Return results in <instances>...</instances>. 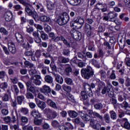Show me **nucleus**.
<instances>
[{"label": "nucleus", "mask_w": 130, "mask_h": 130, "mask_svg": "<svg viewBox=\"0 0 130 130\" xmlns=\"http://www.w3.org/2000/svg\"><path fill=\"white\" fill-rule=\"evenodd\" d=\"M0 88L1 89H3V90H6V89H7V88H8V83H7V82L2 83L0 84Z\"/></svg>", "instance_id": "6e6d98bb"}, {"label": "nucleus", "mask_w": 130, "mask_h": 130, "mask_svg": "<svg viewBox=\"0 0 130 130\" xmlns=\"http://www.w3.org/2000/svg\"><path fill=\"white\" fill-rule=\"evenodd\" d=\"M14 92H15V96H18V94H19V88H18V86H17V85H13L11 86V91H12V92H14Z\"/></svg>", "instance_id": "58836bf2"}, {"label": "nucleus", "mask_w": 130, "mask_h": 130, "mask_svg": "<svg viewBox=\"0 0 130 130\" xmlns=\"http://www.w3.org/2000/svg\"><path fill=\"white\" fill-rule=\"evenodd\" d=\"M119 105L121 106V108H124V109L129 108V104L126 101H124L122 104H119Z\"/></svg>", "instance_id": "79ce46f5"}, {"label": "nucleus", "mask_w": 130, "mask_h": 130, "mask_svg": "<svg viewBox=\"0 0 130 130\" xmlns=\"http://www.w3.org/2000/svg\"><path fill=\"white\" fill-rule=\"evenodd\" d=\"M40 68L42 69V73L43 75H46L47 70H48V67L45 66L44 64H40Z\"/></svg>", "instance_id": "c9c22d12"}, {"label": "nucleus", "mask_w": 130, "mask_h": 130, "mask_svg": "<svg viewBox=\"0 0 130 130\" xmlns=\"http://www.w3.org/2000/svg\"><path fill=\"white\" fill-rule=\"evenodd\" d=\"M111 89H112V85L110 83L108 84V91L107 94L110 98H113L114 97V92L111 91Z\"/></svg>", "instance_id": "a211bd4d"}, {"label": "nucleus", "mask_w": 130, "mask_h": 130, "mask_svg": "<svg viewBox=\"0 0 130 130\" xmlns=\"http://www.w3.org/2000/svg\"><path fill=\"white\" fill-rule=\"evenodd\" d=\"M55 80L57 83L61 85L63 83V78L58 74L55 75Z\"/></svg>", "instance_id": "5701e85b"}, {"label": "nucleus", "mask_w": 130, "mask_h": 130, "mask_svg": "<svg viewBox=\"0 0 130 130\" xmlns=\"http://www.w3.org/2000/svg\"><path fill=\"white\" fill-rule=\"evenodd\" d=\"M88 49L91 51H94V50H95V47H94V43L90 42L88 45Z\"/></svg>", "instance_id": "5fc2aeb1"}, {"label": "nucleus", "mask_w": 130, "mask_h": 130, "mask_svg": "<svg viewBox=\"0 0 130 130\" xmlns=\"http://www.w3.org/2000/svg\"><path fill=\"white\" fill-rule=\"evenodd\" d=\"M8 49L10 52H11L12 54H15L17 52V49H16V46L13 42L8 43Z\"/></svg>", "instance_id": "f8f14e48"}, {"label": "nucleus", "mask_w": 130, "mask_h": 130, "mask_svg": "<svg viewBox=\"0 0 130 130\" xmlns=\"http://www.w3.org/2000/svg\"><path fill=\"white\" fill-rule=\"evenodd\" d=\"M118 100L119 102H122L123 100H126V96H125V95H124L123 97L121 95L119 94L118 95Z\"/></svg>", "instance_id": "13d9d810"}, {"label": "nucleus", "mask_w": 130, "mask_h": 130, "mask_svg": "<svg viewBox=\"0 0 130 130\" xmlns=\"http://www.w3.org/2000/svg\"><path fill=\"white\" fill-rule=\"evenodd\" d=\"M7 77V73L4 71H0V79L4 81V79Z\"/></svg>", "instance_id": "de8ad7c7"}, {"label": "nucleus", "mask_w": 130, "mask_h": 130, "mask_svg": "<svg viewBox=\"0 0 130 130\" xmlns=\"http://www.w3.org/2000/svg\"><path fill=\"white\" fill-rule=\"evenodd\" d=\"M20 112L23 114L25 115H27L28 113H29V110L26 108H22L20 109Z\"/></svg>", "instance_id": "052dcab7"}, {"label": "nucleus", "mask_w": 130, "mask_h": 130, "mask_svg": "<svg viewBox=\"0 0 130 130\" xmlns=\"http://www.w3.org/2000/svg\"><path fill=\"white\" fill-rule=\"evenodd\" d=\"M81 74L82 78L85 80H89L94 76V70L91 66H87L86 68H83L81 70Z\"/></svg>", "instance_id": "7ed1b4c3"}, {"label": "nucleus", "mask_w": 130, "mask_h": 130, "mask_svg": "<svg viewBox=\"0 0 130 130\" xmlns=\"http://www.w3.org/2000/svg\"><path fill=\"white\" fill-rule=\"evenodd\" d=\"M26 91L27 92H29H29H31L32 94H36V93H38V92H39L38 88L34 86H30Z\"/></svg>", "instance_id": "cd10ccee"}, {"label": "nucleus", "mask_w": 130, "mask_h": 130, "mask_svg": "<svg viewBox=\"0 0 130 130\" xmlns=\"http://www.w3.org/2000/svg\"><path fill=\"white\" fill-rule=\"evenodd\" d=\"M93 116L94 118H97L98 119H100V120L102 121L103 120V116L96 112H93Z\"/></svg>", "instance_id": "e433bc0d"}, {"label": "nucleus", "mask_w": 130, "mask_h": 130, "mask_svg": "<svg viewBox=\"0 0 130 130\" xmlns=\"http://www.w3.org/2000/svg\"><path fill=\"white\" fill-rule=\"evenodd\" d=\"M78 114H79L80 116L84 120V121H91V116L90 115L85 114L83 111H79L78 112Z\"/></svg>", "instance_id": "9d476101"}, {"label": "nucleus", "mask_w": 130, "mask_h": 130, "mask_svg": "<svg viewBox=\"0 0 130 130\" xmlns=\"http://www.w3.org/2000/svg\"><path fill=\"white\" fill-rule=\"evenodd\" d=\"M83 86L84 87V90L81 91L80 93V100L83 102L84 105L85 106H89L90 105V102H89V98L93 97V91L90 87V84L86 82L83 83Z\"/></svg>", "instance_id": "f257e3e1"}, {"label": "nucleus", "mask_w": 130, "mask_h": 130, "mask_svg": "<svg viewBox=\"0 0 130 130\" xmlns=\"http://www.w3.org/2000/svg\"><path fill=\"white\" fill-rule=\"evenodd\" d=\"M9 98H10L9 96V94L5 93L4 95L2 97V100L4 102H7L9 101Z\"/></svg>", "instance_id": "e2e57ef3"}, {"label": "nucleus", "mask_w": 130, "mask_h": 130, "mask_svg": "<svg viewBox=\"0 0 130 130\" xmlns=\"http://www.w3.org/2000/svg\"><path fill=\"white\" fill-rule=\"evenodd\" d=\"M40 91L41 93L44 94H50L51 93V88H50V87L45 85L40 88Z\"/></svg>", "instance_id": "ddd939ff"}, {"label": "nucleus", "mask_w": 130, "mask_h": 130, "mask_svg": "<svg viewBox=\"0 0 130 130\" xmlns=\"http://www.w3.org/2000/svg\"><path fill=\"white\" fill-rule=\"evenodd\" d=\"M82 1L81 0H74V2H72V4L71 6H79V5L81 4Z\"/></svg>", "instance_id": "4d7b16f0"}, {"label": "nucleus", "mask_w": 130, "mask_h": 130, "mask_svg": "<svg viewBox=\"0 0 130 130\" xmlns=\"http://www.w3.org/2000/svg\"><path fill=\"white\" fill-rule=\"evenodd\" d=\"M55 47H56V45H52V44H50V45H48L46 50L47 52H49V53H51L52 51H54V50H55Z\"/></svg>", "instance_id": "393cba45"}, {"label": "nucleus", "mask_w": 130, "mask_h": 130, "mask_svg": "<svg viewBox=\"0 0 130 130\" xmlns=\"http://www.w3.org/2000/svg\"><path fill=\"white\" fill-rule=\"evenodd\" d=\"M1 113L4 116H7V115H8V114H9V110H8L7 109H3L1 110Z\"/></svg>", "instance_id": "680f3d73"}, {"label": "nucleus", "mask_w": 130, "mask_h": 130, "mask_svg": "<svg viewBox=\"0 0 130 130\" xmlns=\"http://www.w3.org/2000/svg\"><path fill=\"white\" fill-rule=\"evenodd\" d=\"M94 28L91 26L90 24L86 23L85 26L84 30L87 34V36L89 37L92 35V30H93Z\"/></svg>", "instance_id": "9b49d317"}, {"label": "nucleus", "mask_w": 130, "mask_h": 130, "mask_svg": "<svg viewBox=\"0 0 130 130\" xmlns=\"http://www.w3.org/2000/svg\"><path fill=\"white\" fill-rule=\"evenodd\" d=\"M90 125L93 129H99L100 126H101V124L99 123L95 124V120L94 119L90 120Z\"/></svg>", "instance_id": "6ab92c4d"}, {"label": "nucleus", "mask_w": 130, "mask_h": 130, "mask_svg": "<svg viewBox=\"0 0 130 130\" xmlns=\"http://www.w3.org/2000/svg\"><path fill=\"white\" fill-rule=\"evenodd\" d=\"M44 29L46 32V33H50L52 30L51 27L50 26L48 25L46 23H44Z\"/></svg>", "instance_id": "ea45409f"}, {"label": "nucleus", "mask_w": 130, "mask_h": 130, "mask_svg": "<svg viewBox=\"0 0 130 130\" xmlns=\"http://www.w3.org/2000/svg\"><path fill=\"white\" fill-rule=\"evenodd\" d=\"M0 32L1 33L4 34V35H9V32L8 30H7V29L4 27H1L0 28Z\"/></svg>", "instance_id": "bf43d9fd"}, {"label": "nucleus", "mask_w": 130, "mask_h": 130, "mask_svg": "<svg viewBox=\"0 0 130 130\" xmlns=\"http://www.w3.org/2000/svg\"><path fill=\"white\" fill-rule=\"evenodd\" d=\"M48 35L49 38H51V40H52L53 42L58 43V42H59V41L61 40V41H62L63 43L64 44V45L67 46V47L71 48V44H70V43L68 42V40L66 39L64 36H61L60 37H59L56 36L55 34H54V32H49Z\"/></svg>", "instance_id": "f03ea898"}, {"label": "nucleus", "mask_w": 130, "mask_h": 130, "mask_svg": "<svg viewBox=\"0 0 130 130\" xmlns=\"http://www.w3.org/2000/svg\"><path fill=\"white\" fill-rule=\"evenodd\" d=\"M45 81L48 84H52L53 83V78L50 75H48L45 76Z\"/></svg>", "instance_id": "bb28decb"}, {"label": "nucleus", "mask_w": 130, "mask_h": 130, "mask_svg": "<svg viewBox=\"0 0 130 130\" xmlns=\"http://www.w3.org/2000/svg\"><path fill=\"white\" fill-rule=\"evenodd\" d=\"M62 88L65 92H67V93H71V92H72V87L69 85L63 84L62 86Z\"/></svg>", "instance_id": "473e14b6"}, {"label": "nucleus", "mask_w": 130, "mask_h": 130, "mask_svg": "<svg viewBox=\"0 0 130 130\" xmlns=\"http://www.w3.org/2000/svg\"><path fill=\"white\" fill-rule=\"evenodd\" d=\"M109 113L110 114V117L111 119H112L113 120H115L116 119H117V115L114 111H110Z\"/></svg>", "instance_id": "4c0bfd02"}, {"label": "nucleus", "mask_w": 130, "mask_h": 130, "mask_svg": "<svg viewBox=\"0 0 130 130\" xmlns=\"http://www.w3.org/2000/svg\"><path fill=\"white\" fill-rule=\"evenodd\" d=\"M99 73L101 75L102 80H103V79H106V72H105V71L101 70L99 72Z\"/></svg>", "instance_id": "603ef678"}, {"label": "nucleus", "mask_w": 130, "mask_h": 130, "mask_svg": "<svg viewBox=\"0 0 130 130\" xmlns=\"http://www.w3.org/2000/svg\"><path fill=\"white\" fill-rule=\"evenodd\" d=\"M25 11L29 17H32L35 21L39 20L38 13L35 11V9L33 8L32 5L28 4L25 6Z\"/></svg>", "instance_id": "20e7f679"}, {"label": "nucleus", "mask_w": 130, "mask_h": 130, "mask_svg": "<svg viewBox=\"0 0 130 130\" xmlns=\"http://www.w3.org/2000/svg\"><path fill=\"white\" fill-rule=\"evenodd\" d=\"M69 21H70V16L67 12H63L56 19V22L59 26H64L68 24Z\"/></svg>", "instance_id": "423d86ee"}, {"label": "nucleus", "mask_w": 130, "mask_h": 130, "mask_svg": "<svg viewBox=\"0 0 130 130\" xmlns=\"http://www.w3.org/2000/svg\"><path fill=\"white\" fill-rule=\"evenodd\" d=\"M73 69L72 66L70 64H67L65 65V74L66 76H71L70 73H72Z\"/></svg>", "instance_id": "aec40b11"}, {"label": "nucleus", "mask_w": 130, "mask_h": 130, "mask_svg": "<svg viewBox=\"0 0 130 130\" xmlns=\"http://www.w3.org/2000/svg\"><path fill=\"white\" fill-rule=\"evenodd\" d=\"M35 124L36 125H41L42 123V119L36 118L34 120Z\"/></svg>", "instance_id": "49530a36"}, {"label": "nucleus", "mask_w": 130, "mask_h": 130, "mask_svg": "<svg viewBox=\"0 0 130 130\" xmlns=\"http://www.w3.org/2000/svg\"><path fill=\"white\" fill-rule=\"evenodd\" d=\"M125 63L127 67H130V58L126 57L125 58Z\"/></svg>", "instance_id": "774afa93"}, {"label": "nucleus", "mask_w": 130, "mask_h": 130, "mask_svg": "<svg viewBox=\"0 0 130 130\" xmlns=\"http://www.w3.org/2000/svg\"><path fill=\"white\" fill-rule=\"evenodd\" d=\"M71 34L72 37L77 41H80L82 39V33L76 29L71 30Z\"/></svg>", "instance_id": "6e6552de"}, {"label": "nucleus", "mask_w": 130, "mask_h": 130, "mask_svg": "<svg viewBox=\"0 0 130 130\" xmlns=\"http://www.w3.org/2000/svg\"><path fill=\"white\" fill-rule=\"evenodd\" d=\"M35 101L38 107H39V108H40L42 110H43V109H44V108L46 107V104L45 103V102H42L39 100L38 99H35Z\"/></svg>", "instance_id": "4468645a"}, {"label": "nucleus", "mask_w": 130, "mask_h": 130, "mask_svg": "<svg viewBox=\"0 0 130 130\" xmlns=\"http://www.w3.org/2000/svg\"><path fill=\"white\" fill-rule=\"evenodd\" d=\"M68 62H70V58H66L62 56H60L58 57V63H68Z\"/></svg>", "instance_id": "2eb2a0df"}, {"label": "nucleus", "mask_w": 130, "mask_h": 130, "mask_svg": "<svg viewBox=\"0 0 130 130\" xmlns=\"http://www.w3.org/2000/svg\"><path fill=\"white\" fill-rule=\"evenodd\" d=\"M123 127H124V128H126V129H130L129 122H128V121L125 122Z\"/></svg>", "instance_id": "69168bd1"}, {"label": "nucleus", "mask_w": 130, "mask_h": 130, "mask_svg": "<svg viewBox=\"0 0 130 130\" xmlns=\"http://www.w3.org/2000/svg\"><path fill=\"white\" fill-rule=\"evenodd\" d=\"M24 63L25 68H27V69H32V68H34V64L29 61L26 60Z\"/></svg>", "instance_id": "f704fd0d"}, {"label": "nucleus", "mask_w": 130, "mask_h": 130, "mask_svg": "<svg viewBox=\"0 0 130 130\" xmlns=\"http://www.w3.org/2000/svg\"><path fill=\"white\" fill-rule=\"evenodd\" d=\"M104 119L106 123H110L111 122V119L109 114L106 113L104 115Z\"/></svg>", "instance_id": "72a5a7b5"}, {"label": "nucleus", "mask_w": 130, "mask_h": 130, "mask_svg": "<svg viewBox=\"0 0 130 130\" xmlns=\"http://www.w3.org/2000/svg\"><path fill=\"white\" fill-rule=\"evenodd\" d=\"M45 111L47 113V118H48V120L54 119V118H56V117H57V115H58L57 112L55 111L51 110L49 108H46L45 109Z\"/></svg>", "instance_id": "0eeeda50"}, {"label": "nucleus", "mask_w": 130, "mask_h": 130, "mask_svg": "<svg viewBox=\"0 0 130 130\" xmlns=\"http://www.w3.org/2000/svg\"><path fill=\"white\" fill-rule=\"evenodd\" d=\"M94 107L96 110H101L103 108V105L101 103H99L94 105Z\"/></svg>", "instance_id": "37998d69"}, {"label": "nucleus", "mask_w": 130, "mask_h": 130, "mask_svg": "<svg viewBox=\"0 0 130 130\" xmlns=\"http://www.w3.org/2000/svg\"><path fill=\"white\" fill-rule=\"evenodd\" d=\"M68 115L71 118H76L78 116V113L74 110H70L68 111Z\"/></svg>", "instance_id": "a878e982"}, {"label": "nucleus", "mask_w": 130, "mask_h": 130, "mask_svg": "<svg viewBox=\"0 0 130 130\" xmlns=\"http://www.w3.org/2000/svg\"><path fill=\"white\" fill-rule=\"evenodd\" d=\"M31 114L32 115V116L34 117V119L42 118V115H41V114H40V113H39V112L36 109L32 111Z\"/></svg>", "instance_id": "412c9836"}, {"label": "nucleus", "mask_w": 130, "mask_h": 130, "mask_svg": "<svg viewBox=\"0 0 130 130\" xmlns=\"http://www.w3.org/2000/svg\"><path fill=\"white\" fill-rule=\"evenodd\" d=\"M25 97L27 99H34V95H33V94L32 93L27 91L26 94H25Z\"/></svg>", "instance_id": "8fccbe9b"}, {"label": "nucleus", "mask_w": 130, "mask_h": 130, "mask_svg": "<svg viewBox=\"0 0 130 130\" xmlns=\"http://www.w3.org/2000/svg\"><path fill=\"white\" fill-rule=\"evenodd\" d=\"M104 46H105V47L107 49H111V46H112V44H110L109 43V42L105 41L104 42Z\"/></svg>", "instance_id": "3c124183"}, {"label": "nucleus", "mask_w": 130, "mask_h": 130, "mask_svg": "<svg viewBox=\"0 0 130 130\" xmlns=\"http://www.w3.org/2000/svg\"><path fill=\"white\" fill-rule=\"evenodd\" d=\"M64 82L67 84V85H69V86H72V85H74V82H73V79H72L71 78L66 77L64 79Z\"/></svg>", "instance_id": "a19ab883"}, {"label": "nucleus", "mask_w": 130, "mask_h": 130, "mask_svg": "<svg viewBox=\"0 0 130 130\" xmlns=\"http://www.w3.org/2000/svg\"><path fill=\"white\" fill-rule=\"evenodd\" d=\"M31 70L29 71V75L30 76H34V75H36L37 73V71H36V69H35V68H30Z\"/></svg>", "instance_id": "864d4df0"}, {"label": "nucleus", "mask_w": 130, "mask_h": 130, "mask_svg": "<svg viewBox=\"0 0 130 130\" xmlns=\"http://www.w3.org/2000/svg\"><path fill=\"white\" fill-rule=\"evenodd\" d=\"M90 63H91V64H92V66H94V67H95V68H98V69H99L100 68V64L99 63V62H98V61H97V60L94 58L91 59L90 60Z\"/></svg>", "instance_id": "7c9ffc66"}, {"label": "nucleus", "mask_w": 130, "mask_h": 130, "mask_svg": "<svg viewBox=\"0 0 130 130\" xmlns=\"http://www.w3.org/2000/svg\"><path fill=\"white\" fill-rule=\"evenodd\" d=\"M14 98L16 100V101H17V103L18 104H19V105H22V104H23V102L24 101V100H25V96L23 95L17 96L15 95Z\"/></svg>", "instance_id": "f3484780"}, {"label": "nucleus", "mask_w": 130, "mask_h": 130, "mask_svg": "<svg viewBox=\"0 0 130 130\" xmlns=\"http://www.w3.org/2000/svg\"><path fill=\"white\" fill-rule=\"evenodd\" d=\"M51 125L54 128H59L61 125L57 120H54L51 122Z\"/></svg>", "instance_id": "c85d7f7f"}, {"label": "nucleus", "mask_w": 130, "mask_h": 130, "mask_svg": "<svg viewBox=\"0 0 130 130\" xmlns=\"http://www.w3.org/2000/svg\"><path fill=\"white\" fill-rule=\"evenodd\" d=\"M71 53V51H70V49H63L62 54L63 55H65V56H70V54Z\"/></svg>", "instance_id": "09e8293b"}, {"label": "nucleus", "mask_w": 130, "mask_h": 130, "mask_svg": "<svg viewBox=\"0 0 130 130\" xmlns=\"http://www.w3.org/2000/svg\"><path fill=\"white\" fill-rule=\"evenodd\" d=\"M40 34H41V38L44 41H46V40H48V35L46 34L45 32L43 30L39 31Z\"/></svg>", "instance_id": "b1692460"}, {"label": "nucleus", "mask_w": 130, "mask_h": 130, "mask_svg": "<svg viewBox=\"0 0 130 130\" xmlns=\"http://www.w3.org/2000/svg\"><path fill=\"white\" fill-rule=\"evenodd\" d=\"M4 18L7 22H11L13 19V14L10 11H7L4 14Z\"/></svg>", "instance_id": "dca6fc26"}, {"label": "nucleus", "mask_w": 130, "mask_h": 130, "mask_svg": "<svg viewBox=\"0 0 130 130\" xmlns=\"http://www.w3.org/2000/svg\"><path fill=\"white\" fill-rule=\"evenodd\" d=\"M15 37L16 38V40L17 42L20 44L21 46L23 47V48H25V49H28L29 47H31L29 42L26 41L24 39V37H23V35L21 32H16L15 34Z\"/></svg>", "instance_id": "39448f33"}, {"label": "nucleus", "mask_w": 130, "mask_h": 130, "mask_svg": "<svg viewBox=\"0 0 130 130\" xmlns=\"http://www.w3.org/2000/svg\"><path fill=\"white\" fill-rule=\"evenodd\" d=\"M30 80L36 86H40L41 85V76L39 75H36L35 76H31Z\"/></svg>", "instance_id": "1a4fd4ad"}, {"label": "nucleus", "mask_w": 130, "mask_h": 130, "mask_svg": "<svg viewBox=\"0 0 130 130\" xmlns=\"http://www.w3.org/2000/svg\"><path fill=\"white\" fill-rule=\"evenodd\" d=\"M125 87H130V78H127L125 81Z\"/></svg>", "instance_id": "338daca9"}, {"label": "nucleus", "mask_w": 130, "mask_h": 130, "mask_svg": "<svg viewBox=\"0 0 130 130\" xmlns=\"http://www.w3.org/2000/svg\"><path fill=\"white\" fill-rule=\"evenodd\" d=\"M40 20L41 21V22H49L51 20L50 19V18L48 16H46L45 15H43L40 16Z\"/></svg>", "instance_id": "2f4dec72"}, {"label": "nucleus", "mask_w": 130, "mask_h": 130, "mask_svg": "<svg viewBox=\"0 0 130 130\" xmlns=\"http://www.w3.org/2000/svg\"><path fill=\"white\" fill-rule=\"evenodd\" d=\"M78 57L79 58H81V59H83V60H87V57H86V53L84 51L78 52Z\"/></svg>", "instance_id": "c756f323"}, {"label": "nucleus", "mask_w": 130, "mask_h": 130, "mask_svg": "<svg viewBox=\"0 0 130 130\" xmlns=\"http://www.w3.org/2000/svg\"><path fill=\"white\" fill-rule=\"evenodd\" d=\"M106 5V4L99 2L95 5V8H96L98 10H101L102 8H103Z\"/></svg>", "instance_id": "c03bdc74"}, {"label": "nucleus", "mask_w": 130, "mask_h": 130, "mask_svg": "<svg viewBox=\"0 0 130 130\" xmlns=\"http://www.w3.org/2000/svg\"><path fill=\"white\" fill-rule=\"evenodd\" d=\"M47 103L49 106L52 107V108H54V109H57V106H56V104L52 101V100L50 99H48L47 101Z\"/></svg>", "instance_id": "4be33fe9"}, {"label": "nucleus", "mask_w": 130, "mask_h": 130, "mask_svg": "<svg viewBox=\"0 0 130 130\" xmlns=\"http://www.w3.org/2000/svg\"><path fill=\"white\" fill-rule=\"evenodd\" d=\"M3 120L9 124V123H11L12 122V118L10 116H6L3 118Z\"/></svg>", "instance_id": "a18cd8bd"}, {"label": "nucleus", "mask_w": 130, "mask_h": 130, "mask_svg": "<svg viewBox=\"0 0 130 130\" xmlns=\"http://www.w3.org/2000/svg\"><path fill=\"white\" fill-rule=\"evenodd\" d=\"M23 130H33V126L31 125H25L22 127Z\"/></svg>", "instance_id": "0e129e2a"}]
</instances>
